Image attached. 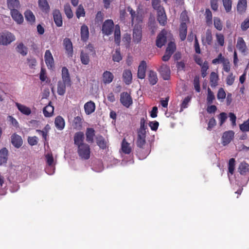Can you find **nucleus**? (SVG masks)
<instances>
[{
	"instance_id": "12",
	"label": "nucleus",
	"mask_w": 249,
	"mask_h": 249,
	"mask_svg": "<svg viewBox=\"0 0 249 249\" xmlns=\"http://www.w3.org/2000/svg\"><path fill=\"white\" fill-rule=\"evenodd\" d=\"M234 133L232 130L225 132L222 136V143L224 145L229 144L234 137Z\"/></svg>"
},
{
	"instance_id": "40",
	"label": "nucleus",
	"mask_w": 249,
	"mask_h": 249,
	"mask_svg": "<svg viewBox=\"0 0 249 249\" xmlns=\"http://www.w3.org/2000/svg\"><path fill=\"white\" fill-rule=\"evenodd\" d=\"M80 60L81 63L85 65H88L90 61L89 54L88 53L83 51L80 53Z\"/></svg>"
},
{
	"instance_id": "64",
	"label": "nucleus",
	"mask_w": 249,
	"mask_h": 249,
	"mask_svg": "<svg viewBox=\"0 0 249 249\" xmlns=\"http://www.w3.org/2000/svg\"><path fill=\"white\" fill-rule=\"evenodd\" d=\"M227 119V114L225 112L221 113L218 116V119L219 120V124L221 126L226 121Z\"/></svg>"
},
{
	"instance_id": "34",
	"label": "nucleus",
	"mask_w": 249,
	"mask_h": 249,
	"mask_svg": "<svg viewBox=\"0 0 249 249\" xmlns=\"http://www.w3.org/2000/svg\"><path fill=\"white\" fill-rule=\"evenodd\" d=\"M71 86L62 82L61 81H59L57 83V93L59 95H63L66 92V86L69 87Z\"/></svg>"
},
{
	"instance_id": "20",
	"label": "nucleus",
	"mask_w": 249,
	"mask_h": 249,
	"mask_svg": "<svg viewBox=\"0 0 249 249\" xmlns=\"http://www.w3.org/2000/svg\"><path fill=\"white\" fill-rule=\"evenodd\" d=\"M127 10L131 15V21L132 24L134 23L135 20H136L138 23L142 21L141 17L138 15V13L132 9L130 6L127 7Z\"/></svg>"
},
{
	"instance_id": "3",
	"label": "nucleus",
	"mask_w": 249,
	"mask_h": 249,
	"mask_svg": "<svg viewBox=\"0 0 249 249\" xmlns=\"http://www.w3.org/2000/svg\"><path fill=\"white\" fill-rule=\"evenodd\" d=\"M45 158L47 166L45 168V172L48 175H52L54 173L55 167L54 159L52 153H49L45 155Z\"/></svg>"
},
{
	"instance_id": "6",
	"label": "nucleus",
	"mask_w": 249,
	"mask_h": 249,
	"mask_svg": "<svg viewBox=\"0 0 249 249\" xmlns=\"http://www.w3.org/2000/svg\"><path fill=\"white\" fill-rule=\"evenodd\" d=\"M158 71L164 80H168L170 79L171 71L169 66L162 64Z\"/></svg>"
},
{
	"instance_id": "58",
	"label": "nucleus",
	"mask_w": 249,
	"mask_h": 249,
	"mask_svg": "<svg viewBox=\"0 0 249 249\" xmlns=\"http://www.w3.org/2000/svg\"><path fill=\"white\" fill-rule=\"evenodd\" d=\"M76 15L77 18H79L81 17H84L85 16V12L83 6L82 5H79L76 10Z\"/></svg>"
},
{
	"instance_id": "38",
	"label": "nucleus",
	"mask_w": 249,
	"mask_h": 249,
	"mask_svg": "<svg viewBox=\"0 0 249 249\" xmlns=\"http://www.w3.org/2000/svg\"><path fill=\"white\" fill-rule=\"evenodd\" d=\"M53 107L49 104L44 107L43 109V113L46 117H50L53 115Z\"/></svg>"
},
{
	"instance_id": "46",
	"label": "nucleus",
	"mask_w": 249,
	"mask_h": 249,
	"mask_svg": "<svg viewBox=\"0 0 249 249\" xmlns=\"http://www.w3.org/2000/svg\"><path fill=\"white\" fill-rule=\"evenodd\" d=\"M213 37L212 33L210 30H208L206 32V36L205 39H202L203 43H207L208 45H210L212 44Z\"/></svg>"
},
{
	"instance_id": "26",
	"label": "nucleus",
	"mask_w": 249,
	"mask_h": 249,
	"mask_svg": "<svg viewBox=\"0 0 249 249\" xmlns=\"http://www.w3.org/2000/svg\"><path fill=\"white\" fill-rule=\"evenodd\" d=\"M84 109L86 114L89 115L91 114L95 109L94 103L91 101L88 102L84 105Z\"/></svg>"
},
{
	"instance_id": "51",
	"label": "nucleus",
	"mask_w": 249,
	"mask_h": 249,
	"mask_svg": "<svg viewBox=\"0 0 249 249\" xmlns=\"http://www.w3.org/2000/svg\"><path fill=\"white\" fill-rule=\"evenodd\" d=\"M97 145L102 149H105L106 147V142L105 139L102 136H98L96 138Z\"/></svg>"
},
{
	"instance_id": "24",
	"label": "nucleus",
	"mask_w": 249,
	"mask_h": 249,
	"mask_svg": "<svg viewBox=\"0 0 249 249\" xmlns=\"http://www.w3.org/2000/svg\"><path fill=\"white\" fill-rule=\"evenodd\" d=\"M238 171L242 175H247L249 173V165L245 162H241L238 167Z\"/></svg>"
},
{
	"instance_id": "28",
	"label": "nucleus",
	"mask_w": 249,
	"mask_h": 249,
	"mask_svg": "<svg viewBox=\"0 0 249 249\" xmlns=\"http://www.w3.org/2000/svg\"><path fill=\"white\" fill-rule=\"evenodd\" d=\"M86 141L89 143L93 142L95 130L92 128H87L86 131Z\"/></svg>"
},
{
	"instance_id": "13",
	"label": "nucleus",
	"mask_w": 249,
	"mask_h": 249,
	"mask_svg": "<svg viewBox=\"0 0 249 249\" xmlns=\"http://www.w3.org/2000/svg\"><path fill=\"white\" fill-rule=\"evenodd\" d=\"M53 20L57 27H61L63 24L61 14L59 10L55 9L53 13Z\"/></svg>"
},
{
	"instance_id": "18",
	"label": "nucleus",
	"mask_w": 249,
	"mask_h": 249,
	"mask_svg": "<svg viewBox=\"0 0 249 249\" xmlns=\"http://www.w3.org/2000/svg\"><path fill=\"white\" fill-rule=\"evenodd\" d=\"M62 81H61L62 82L68 85H71V80L69 71L66 67H63L62 69Z\"/></svg>"
},
{
	"instance_id": "37",
	"label": "nucleus",
	"mask_w": 249,
	"mask_h": 249,
	"mask_svg": "<svg viewBox=\"0 0 249 249\" xmlns=\"http://www.w3.org/2000/svg\"><path fill=\"white\" fill-rule=\"evenodd\" d=\"M7 4L10 11L17 9L20 6L18 0H7Z\"/></svg>"
},
{
	"instance_id": "32",
	"label": "nucleus",
	"mask_w": 249,
	"mask_h": 249,
	"mask_svg": "<svg viewBox=\"0 0 249 249\" xmlns=\"http://www.w3.org/2000/svg\"><path fill=\"white\" fill-rule=\"evenodd\" d=\"M187 31V27L185 22L181 23L179 28V36L182 41L184 40L186 37Z\"/></svg>"
},
{
	"instance_id": "16",
	"label": "nucleus",
	"mask_w": 249,
	"mask_h": 249,
	"mask_svg": "<svg viewBox=\"0 0 249 249\" xmlns=\"http://www.w3.org/2000/svg\"><path fill=\"white\" fill-rule=\"evenodd\" d=\"M146 69V63L145 61H142L139 66L137 75L140 79H144L145 76V71Z\"/></svg>"
},
{
	"instance_id": "57",
	"label": "nucleus",
	"mask_w": 249,
	"mask_h": 249,
	"mask_svg": "<svg viewBox=\"0 0 249 249\" xmlns=\"http://www.w3.org/2000/svg\"><path fill=\"white\" fill-rule=\"evenodd\" d=\"M193 84L194 89L197 92H199L200 91V87L199 83V77L198 76H196L195 77L193 81Z\"/></svg>"
},
{
	"instance_id": "1",
	"label": "nucleus",
	"mask_w": 249,
	"mask_h": 249,
	"mask_svg": "<svg viewBox=\"0 0 249 249\" xmlns=\"http://www.w3.org/2000/svg\"><path fill=\"white\" fill-rule=\"evenodd\" d=\"M137 145L139 148L137 155L140 160L145 159L150 153V148L148 144H146L145 140H137Z\"/></svg>"
},
{
	"instance_id": "44",
	"label": "nucleus",
	"mask_w": 249,
	"mask_h": 249,
	"mask_svg": "<svg viewBox=\"0 0 249 249\" xmlns=\"http://www.w3.org/2000/svg\"><path fill=\"white\" fill-rule=\"evenodd\" d=\"M121 39V32L120 28L119 25H116L115 26L114 31V40L116 44H119Z\"/></svg>"
},
{
	"instance_id": "53",
	"label": "nucleus",
	"mask_w": 249,
	"mask_h": 249,
	"mask_svg": "<svg viewBox=\"0 0 249 249\" xmlns=\"http://www.w3.org/2000/svg\"><path fill=\"white\" fill-rule=\"evenodd\" d=\"M215 99L214 95L213 92L211 90L210 88L208 89V94L207 97V104L211 105L213 103V100Z\"/></svg>"
},
{
	"instance_id": "25",
	"label": "nucleus",
	"mask_w": 249,
	"mask_h": 249,
	"mask_svg": "<svg viewBox=\"0 0 249 249\" xmlns=\"http://www.w3.org/2000/svg\"><path fill=\"white\" fill-rule=\"evenodd\" d=\"M81 39L84 41L86 42L89 37V31L88 26L86 25H83L81 27L80 30Z\"/></svg>"
},
{
	"instance_id": "21",
	"label": "nucleus",
	"mask_w": 249,
	"mask_h": 249,
	"mask_svg": "<svg viewBox=\"0 0 249 249\" xmlns=\"http://www.w3.org/2000/svg\"><path fill=\"white\" fill-rule=\"evenodd\" d=\"M11 142L15 147L18 148L22 144V140L20 136L14 134L11 136Z\"/></svg>"
},
{
	"instance_id": "36",
	"label": "nucleus",
	"mask_w": 249,
	"mask_h": 249,
	"mask_svg": "<svg viewBox=\"0 0 249 249\" xmlns=\"http://www.w3.org/2000/svg\"><path fill=\"white\" fill-rule=\"evenodd\" d=\"M218 75L215 72H212L210 76V82L211 87L214 88L218 85Z\"/></svg>"
},
{
	"instance_id": "5",
	"label": "nucleus",
	"mask_w": 249,
	"mask_h": 249,
	"mask_svg": "<svg viewBox=\"0 0 249 249\" xmlns=\"http://www.w3.org/2000/svg\"><path fill=\"white\" fill-rule=\"evenodd\" d=\"M15 36L11 33H0V44L6 45L15 40Z\"/></svg>"
},
{
	"instance_id": "54",
	"label": "nucleus",
	"mask_w": 249,
	"mask_h": 249,
	"mask_svg": "<svg viewBox=\"0 0 249 249\" xmlns=\"http://www.w3.org/2000/svg\"><path fill=\"white\" fill-rule=\"evenodd\" d=\"M17 50L19 53L23 56L26 55L27 53V48L22 43L18 45Z\"/></svg>"
},
{
	"instance_id": "60",
	"label": "nucleus",
	"mask_w": 249,
	"mask_h": 249,
	"mask_svg": "<svg viewBox=\"0 0 249 249\" xmlns=\"http://www.w3.org/2000/svg\"><path fill=\"white\" fill-rule=\"evenodd\" d=\"M122 59L119 50H116L115 53L113 54L112 59L114 62H120Z\"/></svg>"
},
{
	"instance_id": "48",
	"label": "nucleus",
	"mask_w": 249,
	"mask_h": 249,
	"mask_svg": "<svg viewBox=\"0 0 249 249\" xmlns=\"http://www.w3.org/2000/svg\"><path fill=\"white\" fill-rule=\"evenodd\" d=\"M146 116L141 118L140 122V128L138 130V131H146V130L147 129V126L146 124Z\"/></svg>"
},
{
	"instance_id": "7",
	"label": "nucleus",
	"mask_w": 249,
	"mask_h": 249,
	"mask_svg": "<svg viewBox=\"0 0 249 249\" xmlns=\"http://www.w3.org/2000/svg\"><path fill=\"white\" fill-rule=\"evenodd\" d=\"M120 102L126 107H129L133 103L131 96L127 92H123L121 94Z\"/></svg>"
},
{
	"instance_id": "56",
	"label": "nucleus",
	"mask_w": 249,
	"mask_h": 249,
	"mask_svg": "<svg viewBox=\"0 0 249 249\" xmlns=\"http://www.w3.org/2000/svg\"><path fill=\"white\" fill-rule=\"evenodd\" d=\"M191 98L192 97L191 96H187L184 99L181 105L180 111H182L183 109L188 107V104L191 101Z\"/></svg>"
},
{
	"instance_id": "19",
	"label": "nucleus",
	"mask_w": 249,
	"mask_h": 249,
	"mask_svg": "<svg viewBox=\"0 0 249 249\" xmlns=\"http://www.w3.org/2000/svg\"><path fill=\"white\" fill-rule=\"evenodd\" d=\"M64 45L69 57H71L73 54L72 42L69 38H66L64 40Z\"/></svg>"
},
{
	"instance_id": "27",
	"label": "nucleus",
	"mask_w": 249,
	"mask_h": 249,
	"mask_svg": "<svg viewBox=\"0 0 249 249\" xmlns=\"http://www.w3.org/2000/svg\"><path fill=\"white\" fill-rule=\"evenodd\" d=\"M148 79L151 85H156L158 81L157 73L152 70L149 71L148 74Z\"/></svg>"
},
{
	"instance_id": "41",
	"label": "nucleus",
	"mask_w": 249,
	"mask_h": 249,
	"mask_svg": "<svg viewBox=\"0 0 249 249\" xmlns=\"http://www.w3.org/2000/svg\"><path fill=\"white\" fill-rule=\"evenodd\" d=\"M49 129L50 126L49 124H47L42 130L37 129L36 130V131L39 135L42 137V138L45 141H46Z\"/></svg>"
},
{
	"instance_id": "17",
	"label": "nucleus",
	"mask_w": 249,
	"mask_h": 249,
	"mask_svg": "<svg viewBox=\"0 0 249 249\" xmlns=\"http://www.w3.org/2000/svg\"><path fill=\"white\" fill-rule=\"evenodd\" d=\"M45 61L48 68L53 67L54 64L53 58L50 50H46L44 55Z\"/></svg>"
},
{
	"instance_id": "11",
	"label": "nucleus",
	"mask_w": 249,
	"mask_h": 249,
	"mask_svg": "<svg viewBox=\"0 0 249 249\" xmlns=\"http://www.w3.org/2000/svg\"><path fill=\"white\" fill-rule=\"evenodd\" d=\"M10 14L12 18L17 24H20L23 22V17L17 9L10 11Z\"/></svg>"
},
{
	"instance_id": "30",
	"label": "nucleus",
	"mask_w": 249,
	"mask_h": 249,
	"mask_svg": "<svg viewBox=\"0 0 249 249\" xmlns=\"http://www.w3.org/2000/svg\"><path fill=\"white\" fill-rule=\"evenodd\" d=\"M113 78V74L109 71H105L103 74V82L106 84L110 83Z\"/></svg>"
},
{
	"instance_id": "43",
	"label": "nucleus",
	"mask_w": 249,
	"mask_h": 249,
	"mask_svg": "<svg viewBox=\"0 0 249 249\" xmlns=\"http://www.w3.org/2000/svg\"><path fill=\"white\" fill-rule=\"evenodd\" d=\"M82 125V120L79 116L75 117L72 123V126L75 129L80 130Z\"/></svg>"
},
{
	"instance_id": "35",
	"label": "nucleus",
	"mask_w": 249,
	"mask_h": 249,
	"mask_svg": "<svg viewBox=\"0 0 249 249\" xmlns=\"http://www.w3.org/2000/svg\"><path fill=\"white\" fill-rule=\"evenodd\" d=\"M16 106L17 107V108H18V109L22 114L26 115H29L31 114V110L29 107H28L18 103H16Z\"/></svg>"
},
{
	"instance_id": "14",
	"label": "nucleus",
	"mask_w": 249,
	"mask_h": 249,
	"mask_svg": "<svg viewBox=\"0 0 249 249\" xmlns=\"http://www.w3.org/2000/svg\"><path fill=\"white\" fill-rule=\"evenodd\" d=\"M247 8V0H238L236 10L238 13L242 15L246 12Z\"/></svg>"
},
{
	"instance_id": "15",
	"label": "nucleus",
	"mask_w": 249,
	"mask_h": 249,
	"mask_svg": "<svg viewBox=\"0 0 249 249\" xmlns=\"http://www.w3.org/2000/svg\"><path fill=\"white\" fill-rule=\"evenodd\" d=\"M166 42V36L165 35V32L162 31L160 33L156 39V45L159 48H161Z\"/></svg>"
},
{
	"instance_id": "9",
	"label": "nucleus",
	"mask_w": 249,
	"mask_h": 249,
	"mask_svg": "<svg viewBox=\"0 0 249 249\" xmlns=\"http://www.w3.org/2000/svg\"><path fill=\"white\" fill-rule=\"evenodd\" d=\"M157 19L159 23L162 25H164L167 22V17L164 8L157 10Z\"/></svg>"
},
{
	"instance_id": "29",
	"label": "nucleus",
	"mask_w": 249,
	"mask_h": 249,
	"mask_svg": "<svg viewBox=\"0 0 249 249\" xmlns=\"http://www.w3.org/2000/svg\"><path fill=\"white\" fill-rule=\"evenodd\" d=\"M121 150L125 154H129L132 151L130 143L127 142L125 139L122 142Z\"/></svg>"
},
{
	"instance_id": "62",
	"label": "nucleus",
	"mask_w": 249,
	"mask_h": 249,
	"mask_svg": "<svg viewBox=\"0 0 249 249\" xmlns=\"http://www.w3.org/2000/svg\"><path fill=\"white\" fill-rule=\"evenodd\" d=\"M176 50V45L174 42H171L169 43L166 48V51L173 54Z\"/></svg>"
},
{
	"instance_id": "45",
	"label": "nucleus",
	"mask_w": 249,
	"mask_h": 249,
	"mask_svg": "<svg viewBox=\"0 0 249 249\" xmlns=\"http://www.w3.org/2000/svg\"><path fill=\"white\" fill-rule=\"evenodd\" d=\"M205 16L206 22L208 25L212 24L213 15L209 9H206L204 14Z\"/></svg>"
},
{
	"instance_id": "52",
	"label": "nucleus",
	"mask_w": 249,
	"mask_h": 249,
	"mask_svg": "<svg viewBox=\"0 0 249 249\" xmlns=\"http://www.w3.org/2000/svg\"><path fill=\"white\" fill-rule=\"evenodd\" d=\"M223 6L227 13L230 12L231 10L232 1L231 0H222Z\"/></svg>"
},
{
	"instance_id": "33",
	"label": "nucleus",
	"mask_w": 249,
	"mask_h": 249,
	"mask_svg": "<svg viewBox=\"0 0 249 249\" xmlns=\"http://www.w3.org/2000/svg\"><path fill=\"white\" fill-rule=\"evenodd\" d=\"M236 47L241 53H244L246 52L247 50V46L243 38L239 37L238 38Z\"/></svg>"
},
{
	"instance_id": "63",
	"label": "nucleus",
	"mask_w": 249,
	"mask_h": 249,
	"mask_svg": "<svg viewBox=\"0 0 249 249\" xmlns=\"http://www.w3.org/2000/svg\"><path fill=\"white\" fill-rule=\"evenodd\" d=\"M249 28V17L246 18L241 23V28L243 31H246Z\"/></svg>"
},
{
	"instance_id": "31",
	"label": "nucleus",
	"mask_w": 249,
	"mask_h": 249,
	"mask_svg": "<svg viewBox=\"0 0 249 249\" xmlns=\"http://www.w3.org/2000/svg\"><path fill=\"white\" fill-rule=\"evenodd\" d=\"M38 6L42 12L48 13L50 11V6L47 0H38Z\"/></svg>"
},
{
	"instance_id": "61",
	"label": "nucleus",
	"mask_w": 249,
	"mask_h": 249,
	"mask_svg": "<svg viewBox=\"0 0 249 249\" xmlns=\"http://www.w3.org/2000/svg\"><path fill=\"white\" fill-rule=\"evenodd\" d=\"M216 41L218 44L223 46L224 44V36L222 34H216Z\"/></svg>"
},
{
	"instance_id": "55",
	"label": "nucleus",
	"mask_w": 249,
	"mask_h": 249,
	"mask_svg": "<svg viewBox=\"0 0 249 249\" xmlns=\"http://www.w3.org/2000/svg\"><path fill=\"white\" fill-rule=\"evenodd\" d=\"M239 128L241 131L243 132L249 131V119L239 125Z\"/></svg>"
},
{
	"instance_id": "8",
	"label": "nucleus",
	"mask_w": 249,
	"mask_h": 249,
	"mask_svg": "<svg viewBox=\"0 0 249 249\" xmlns=\"http://www.w3.org/2000/svg\"><path fill=\"white\" fill-rule=\"evenodd\" d=\"M142 27L139 25H135L133 31V40L135 43H138L142 40Z\"/></svg>"
},
{
	"instance_id": "39",
	"label": "nucleus",
	"mask_w": 249,
	"mask_h": 249,
	"mask_svg": "<svg viewBox=\"0 0 249 249\" xmlns=\"http://www.w3.org/2000/svg\"><path fill=\"white\" fill-rule=\"evenodd\" d=\"M54 124L55 127L58 130H62L65 126V121L64 119L61 116H57L55 119Z\"/></svg>"
},
{
	"instance_id": "22",
	"label": "nucleus",
	"mask_w": 249,
	"mask_h": 249,
	"mask_svg": "<svg viewBox=\"0 0 249 249\" xmlns=\"http://www.w3.org/2000/svg\"><path fill=\"white\" fill-rule=\"evenodd\" d=\"M84 138L85 137L83 132L80 131L76 133L74 136V144L77 146L81 144H85V143H84Z\"/></svg>"
},
{
	"instance_id": "4",
	"label": "nucleus",
	"mask_w": 249,
	"mask_h": 249,
	"mask_svg": "<svg viewBox=\"0 0 249 249\" xmlns=\"http://www.w3.org/2000/svg\"><path fill=\"white\" fill-rule=\"evenodd\" d=\"M114 23L112 19L106 20L102 25V32L105 35L109 36L113 32Z\"/></svg>"
},
{
	"instance_id": "50",
	"label": "nucleus",
	"mask_w": 249,
	"mask_h": 249,
	"mask_svg": "<svg viewBox=\"0 0 249 249\" xmlns=\"http://www.w3.org/2000/svg\"><path fill=\"white\" fill-rule=\"evenodd\" d=\"M235 160L233 158H231L229 160L228 163V171L231 175L234 173L235 169Z\"/></svg>"
},
{
	"instance_id": "42",
	"label": "nucleus",
	"mask_w": 249,
	"mask_h": 249,
	"mask_svg": "<svg viewBox=\"0 0 249 249\" xmlns=\"http://www.w3.org/2000/svg\"><path fill=\"white\" fill-rule=\"evenodd\" d=\"M25 19L31 23H34L36 18L33 13L30 10H27L24 13Z\"/></svg>"
},
{
	"instance_id": "23",
	"label": "nucleus",
	"mask_w": 249,
	"mask_h": 249,
	"mask_svg": "<svg viewBox=\"0 0 249 249\" xmlns=\"http://www.w3.org/2000/svg\"><path fill=\"white\" fill-rule=\"evenodd\" d=\"M8 156V150L5 147L0 150V166L6 163Z\"/></svg>"
},
{
	"instance_id": "10",
	"label": "nucleus",
	"mask_w": 249,
	"mask_h": 249,
	"mask_svg": "<svg viewBox=\"0 0 249 249\" xmlns=\"http://www.w3.org/2000/svg\"><path fill=\"white\" fill-rule=\"evenodd\" d=\"M122 77L123 81L126 85L131 84L132 82V74L131 70L129 69L124 70Z\"/></svg>"
},
{
	"instance_id": "47",
	"label": "nucleus",
	"mask_w": 249,
	"mask_h": 249,
	"mask_svg": "<svg viewBox=\"0 0 249 249\" xmlns=\"http://www.w3.org/2000/svg\"><path fill=\"white\" fill-rule=\"evenodd\" d=\"M64 12L68 18H71L73 17V14L70 4L67 3L64 5Z\"/></svg>"
},
{
	"instance_id": "2",
	"label": "nucleus",
	"mask_w": 249,
	"mask_h": 249,
	"mask_svg": "<svg viewBox=\"0 0 249 249\" xmlns=\"http://www.w3.org/2000/svg\"><path fill=\"white\" fill-rule=\"evenodd\" d=\"M77 152L79 157L82 159L88 160L90 158V148L89 146L87 143L79 145Z\"/></svg>"
},
{
	"instance_id": "49",
	"label": "nucleus",
	"mask_w": 249,
	"mask_h": 249,
	"mask_svg": "<svg viewBox=\"0 0 249 249\" xmlns=\"http://www.w3.org/2000/svg\"><path fill=\"white\" fill-rule=\"evenodd\" d=\"M213 24L214 27L218 31H221L223 28V25L220 18L214 17L213 18Z\"/></svg>"
},
{
	"instance_id": "59",
	"label": "nucleus",
	"mask_w": 249,
	"mask_h": 249,
	"mask_svg": "<svg viewBox=\"0 0 249 249\" xmlns=\"http://www.w3.org/2000/svg\"><path fill=\"white\" fill-rule=\"evenodd\" d=\"M209 69L208 63L207 61H205L202 66H201V76L203 78H204L206 76L207 73V71Z\"/></svg>"
}]
</instances>
